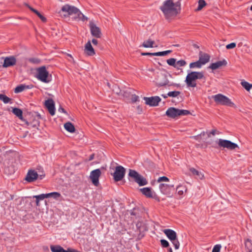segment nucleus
<instances>
[{
	"instance_id": "nucleus-58",
	"label": "nucleus",
	"mask_w": 252,
	"mask_h": 252,
	"mask_svg": "<svg viewBox=\"0 0 252 252\" xmlns=\"http://www.w3.org/2000/svg\"><path fill=\"white\" fill-rule=\"evenodd\" d=\"M39 199H36V204L37 206L39 205Z\"/></svg>"
},
{
	"instance_id": "nucleus-50",
	"label": "nucleus",
	"mask_w": 252,
	"mask_h": 252,
	"mask_svg": "<svg viewBox=\"0 0 252 252\" xmlns=\"http://www.w3.org/2000/svg\"><path fill=\"white\" fill-rule=\"evenodd\" d=\"M153 54L154 53H141V55L142 56H153Z\"/></svg>"
},
{
	"instance_id": "nucleus-22",
	"label": "nucleus",
	"mask_w": 252,
	"mask_h": 252,
	"mask_svg": "<svg viewBox=\"0 0 252 252\" xmlns=\"http://www.w3.org/2000/svg\"><path fill=\"white\" fill-rule=\"evenodd\" d=\"M24 122L28 126H29V128H37L39 126V122L38 120L36 119L35 117L33 118L32 121L30 122H29L25 119V121Z\"/></svg>"
},
{
	"instance_id": "nucleus-59",
	"label": "nucleus",
	"mask_w": 252,
	"mask_h": 252,
	"mask_svg": "<svg viewBox=\"0 0 252 252\" xmlns=\"http://www.w3.org/2000/svg\"><path fill=\"white\" fill-rule=\"evenodd\" d=\"M161 96L164 97V98H166L167 97V94H162Z\"/></svg>"
},
{
	"instance_id": "nucleus-42",
	"label": "nucleus",
	"mask_w": 252,
	"mask_h": 252,
	"mask_svg": "<svg viewBox=\"0 0 252 252\" xmlns=\"http://www.w3.org/2000/svg\"><path fill=\"white\" fill-rule=\"evenodd\" d=\"M169 181V179L165 176L160 177L158 178V179L157 180L158 182V183L161 182H168Z\"/></svg>"
},
{
	"instance_id": "nucleus-12",
	"label": "nucleus",
	"mask_w": 252,
	"mask_h": 252,
	"mask_svg": "<svg viewBox=\"0 0 252 252\" xmlns=\"http://www.w3.org/2000/svg\"><path fill=\"white\" fill-rule=\"evenodd\" d=\"M101 172L100 169H96L91 171L90 178L93 184L96 187L99 185V178L101 175Z\"/></svg>"
},
{
	"instance_id": "nucleus-31",
	"label": "nucleus",
	"mask_w": 252,
	"mask_h": 252,
	"mask_svg": "<svg viewBox=\"0 0 252 252\" xmlns=\"http://www.w3.org/2000/svg\"><path fill=\"white\" fill-rule=\"evenodd\" d=\"M241 85L244 87L247 91H249L252 88V84H250L249 82L242 80L241 82Z\"/></svg>"
},
{
	"instance_id": "nucleus-46",
	"label": "nucleus",
	"mask_w": 252,
	"mask_h": 252,
	"mask_svg": "<svg viewBox=\"0 0 252 252\" xmlns=\"http://www.w3.org/2000/svg\"><path fill=\"white\" fill-rule=\"evenodd\" d=\"M153 56H165V55H164V51H162V52H158L154 53V54H153Z\"/></svg>"
},
{
	"instance_id": "nucleus-44",
	"label": "nucleus",
	"mask_w": 252,
	"mask_h": 252,
	"mask_svg": "<svg viewBox=\"0 0 252 252\" xmlns=\"http://www.w3.org/2000/svg\"><path fill=\"white\" fill-rule=\"evenodd\" d=\"M38 17L41 19V20L44 22L46 21V18L42 15L38 11L36 14Z\"/></svg>"
},
{
	"instance_id": "nucleus-47",
	"label": "nucleus",
	"mask_w": 252,
	"mask_h": 252,
	"mask_svg": "<svg viewBox=\"0 0 252 252\" xmlns=\"http://www.w3.org/2000/svg\"><path fill=\"white\" fill-rule=\"evenodd\" d=\"M27 6L29 7V8L33 12H34V13L36 14V13H37L38 11L34 8H33L32 7H31L30 5H29L28 4H27Z\"/></svg>"
},
{
	"instance_id": "nucleus-38",
	"label": "nucleus",
	"mask_w": 252,
	"mask_h": 252,
	"mask_svg": "<svg viewBox=\"0 0 252 252\" xmlns=\"http://www.w3.org/2000/svg\"><path fill=\"white\" fill-rule=\"evenodd\" d=\"M29 61L32 63L38 64L40 63V60L38 58H32L29 59Z\"/></svg>"
},
{
	"instance_id": "nucleus-64",
	"label": "nucleus",
	"mask_w": 252,
	"mask_h": 252,
	"mask_svg": "<svg viewBox=\"0 0 252 252\" xmlns=\"http://www.w3.org/2000/svg\"><path fill=\"white\" fill-rule=\"evenodd\" d=\"M250 9L251 11H252V5L251 6Z\"/></svg>"
},
{
	"instance_id": "nucleus-24",
	"label": "nucleus",
	"mask_w": 252,
	"mask_h": 252,
	"mask_svg": "<svg viewBox=\"0 0 252 252\" xmlns=\"http://www.w3.org/2000/svg\"><path fill=\"white\" fill-rule=\"evenodd\" d=\"M140 191L147 197H153V193L150 188H144L140 189Z\"/></svg>"
},
{
	"instance_id": "nucleus-19",
	"label": "nucleus",
	"mask_w": 252,
	"mask_h": 252,
	"mask_svg": "<svg viewBox=\"0 0 252 252\" xmlns=\"http://www.w3.org/2000/svg\"><path fill=\"white\" fill-rule=\"evenodd\" d=\"M166 115L169 118L174 119L179 116L178 109L170 107L167 110Z\"/></svg>"
},
{
	"instance_id": "nucleus-56",
	"label": "nucleus",
	"mask_w": 252,
	"mask_h": 252,
	"mask_svg": "<svg viewBox=\"0 0 252 252\" xmlns=\"http://www.w3.org/2000/svg\"><path fill=\"white\" fill-rule=\"evenodd\" d=\"M123 95L124 96H126V97H128V94L127 92V91H126V92H124V94H123Z\"/></svg>"
},
{
	"instance_id": "nucleus-48",
	"label": "nucleus",
	"mask_w": 252,
	"mask_h": 252,
	"mask_svg": "<svg viewBox=\"0 0 252 252\" xmlns=\"http://www.w3.org/2000/svg\"><path fill=\"white\" fill-rule=\"evenodd\" d=\"M27 6L29 7V8L33 12H34V13L36 14V13H37L38 11L34 8H33L32 7H31L30 5H29L28 4H27Z\"/></svg>"
},
{
	"instance_id": "nucleus-53",
	"label": "nucleus",
	"mask_w": 252,
	"mask_h": 252,
	"mask_svg": "<svg viewBox=\"0 0 252 252\" xmlns=\"http://www.w3.org/2000/svg\"><path fill=\"white\" fill-rule=\"evenodd\" d=\"M172 51L171 50H167V51H164V55L165 56L167 55L169 53H171Z\"/></svg>"
},
{
	"instance_id": "nucleus-34",
	"label": "nucleus",
	"mask_w": 252,
	"mask_h": 252,
	"mask_svg": "<svg viewBox=\"0 0 252 252\" xmlns=\"http://www.w3.org/2000/svg\"><path fill=\"white\" fill-rule=\"evenodd\" d=\"M47 198L52 197L55 199H57L61 196V194L58 192H53L47 193Z\"/></svg>"
},
{
	"instance_id": "nucleus-4",
	"label": "nucleus",
	"mask_w": 252,
	"mask_h": 252,
	"mask_svg": "<svg viewBox=\"0 0 252 252\" xmlns=\"http://www.w3.org/2000/svg\"><path fill=\"white\" fill-rule=\"evenodd\" d=\"M213 98L215 102L218 104L236 107L235 104L228 97L222 94H219L213 95Z\"/></svg>"
},
{
	"instance_id": "nucleus-20",
	"label": "nucleus",
	"mask_w": 252,
	"mask_h": 252,
	"mask_svg": "<svg viewBox=\"0 0 252 252\" xmlns=\"http://www.w3.org/2000/svg\"><path fill=\"white\" fill-rule=\"evenodd\" d=\"M84 51L87 55L90 56H93L95 54L94 50L92 46L90 40L85 44Z\"/></svg>"
},
{
	"instance_id": "nucleus-28",
	"label": "nucleus",
	"mask_w": 252,
	"mask_h": 252,
	"mask_svg": "<svg viewBox=\"0 0 252 252\" xmlns=\"http://www.w3.org/2000/svg\"><path fill=\"white\" fill-rule=\"evenodd\" d=\"M30 88H31V87H30L28 85L21 84L19 86H17L15 88V89L14 90V92L15 93H19L23 92L24 90H25L26 89H30Z\"/></svg>"
},
{
	"instance_id": "nucleus-45",
	"label": "nucleus",
	"mask_w": 252,
	"mask_h": 252,
	"mask_svg": "<svg viewBox=\"0 0 252 252\" xmlns=\"http://www.w3.org/2000/svg\"><path fill=\"white\" fill-rule=\"evenodd\" d=\"M139 97L136 94H133L131 96V101L132 102H135L138 100Z\"/></svg>"
},
{
	"instance_id": "nucleus-37",
	"label": "nucleus",
	"mask_w": 252,
	"mask_h": 252,
	"mask_svg": "<svg viewBox=\"0 0 252 252\" xmlns=\"http://www.w3.org/2000/svg\"><path fill=\"white\" fill-rule=\"evenodd\" d=\"M179 116H185L190 114V112L187 110H180L178 109Z\"/></svg>"
},
{
	"instance_id": "nucleus-60",
	"label": "nucleus",
	"mask_w": 252,
	"mask_h": 252,
	"mask_svg": "<svg viewBox=\"0 0 252 252\" xmlns=\"http://www.w3.org/2000/svg\"><path fill=\"white\" fill-rule=\"evenodd\" d=\"M121 90H119L118 89V90L117 91H116V93L117 94H119L121 93Z\"/></svg>"
},
{
	"instance_id": "nucleus-2",
	"label": "nucleus",
	"mask_w": 252,
	"mask_h": 252,
	"mask_svg": "<svg viewBox=\"0 0 252 252\" xmlns=\"http://www.w3.org/2000/svg\"><path fill=\"white\" fill-rule=\"evenodd\" d=\"M204 77L203 72L191 71L186 76L185 82L188 87L194 88L196 86L195 80L201 79Z\"/></svg>"
},
{
	"instance_id": "nucleus-52",
	"label": "nucleus",
	"mask_w": 252,
	"mask_h": 252,
	"mask_svg": "<svg viewBox=\"0 0 252 252\" xmlns=\"http://www.w3.org/2000/svg\"><path fill=\"white\" fill-rule=\"evenodd\" d=\"M59 111L63 112V113H65V114L66 113V112L65 111V110L63 108H62V107H60L59 109Z\"/></svg>"
},
{
	"instance_id": "nucleus-1",
	"label": "nucleus",
	"mask_w": 252,
	"mask_h": 252,
	"mask_svg": "<svg viewBox=\"0 0 252 252\" xmlns=\"http://www.w3.org/2000/svg\"><path fill=\"white\" fill-rule=\"evenodd\" d=\"M166 19L176 16L180 11L181 3L179 0H166L160 7Z\"/></svg>"
},
{
	"instance_id": "nucleus-9",
	"label": "nucleus",
	"mask_w": 252,
	"mask_h": 252,
	"mask_svg": "<svg viewBox=\"0 0 252 252\" xmlns=\"http://www.w3.org/2000/svg\"><path fill=\"white\" fill-rule=\"evenodd\" d=\"M218 145L220 147L226 148L229 150H234L236 149H239L238 145L228 140L220 139L218 141Z\"/></svg>"
},
{
	"instance_id": "nucleus-16",
	"label": "nucleus",
	"mask_w": 252,
	"mask_h": 252,
	"mask_svg": "<svg viewBox=\"0 0 252 252\" xmlns=\"http://www.w3.org/2000/svg\"><path fill=\"white\" fill-rule=\"evenodd\" d=\"M45 106L50 114L53 116L55 113V103L52 99H48L45 101Z\"/></svg>"
},
{
	"instance_id": "nucleus-17",
	"label": "nucleus",
	"mask_w": 252,
	"mask_h": 252,
	"mask_svg": "<svg viewBox=\"0 0 252 252\" xmlns=\"http://www.w3.org/2000/svg\"><path fill=\"white\" fill-rule=\"evenodd\" d=\"M38 177V175L36 171L33 170H30L28 171L25 180L29 183L33 182Z\"/></svg>"
},
{
	"instance_id": "nucleus-43",
	"label": "nucleus",
	"mask_w": 252,
	"mask_h": 252,
	"mask_svg": "<svg viewBox=\"0 0 252 252\" xmlns=\"http://www.w3.org/2000/svg\"><path fill=\"white\" fill-rule=\"evenodd\" d=\"M236 44L235 43L232 42L230 44H227L226 46V48L227 49H233V48H235L236 47Z\"/></svg>"
},
{
	"instance_id": "nucleus-25",
	"label": "nucleus",
	"mask_w": 252,
	"mask_h": 252,
	"mask_svg": "<svg viewBox=\"0 0 252 252\" xmlns=\"http://www.w3.org/2000/svg\"><path fill=\"white\" fill-rule=\"evenodd\" d=\"M12 112L23 122L25 121V119L23 117V111L21 109L18 108H14L12 109Z\"/></svg>"
},
{
	"instance_id": "nucleus-33",
	"label": "nucleus",
	"mask_w": 252,
	"mask_h": 252,
	"mask_svg": "<svg viewBox=\"0 0 252 252\" xmlns=\"http://www.w3.org/2000/svg\"><path fill=\"white\" fill-rule=\"evenodd\" d=\"M0 100L6 104L10 102L11 99L3 94H0Z\"/></svg>"
},
{
	"instance_id": "nucleus-39",
	"label": "nucleus",
	"mask_w": 252,
	"mask_h": 252,
	"mask_svg": "<svg viewBox=\"0 0 252 252\" xmlns=\"http://www.w3.org/2000/svg\"><path fill=\"white\" fill-rule=\"evenodd\" d=\"M34 198L36 199H39V200H43L45 198H47V193L46 194H41L38 195H35L33 196Z\"/></svg>"
},
{
	"instance_id": "nucleus-6",
	"label": "nucleus",
	"mask_w": 252,
	"mask_h": 252,
	"mask_svg": "<svg viewBox=\"0 0 252 252\" xmlns=\"http://www.w3.org/2000/svg\"><path fill=\"white\" fill-rule=\"evenodd\" d=\"M36 78L44 83H49L51 79L49 77V72L45 66H41L37 69Z\"/></svg>"
},
{
	"instance_id": "nucleus-40",
	"label": "nucleus",
	"mask_w": 252,
	"mask_h": 252,
	"mask_svg": "<svg viewBox=\"0 0 252 252\" xmlns=\"http://www.w3.org/2000/svg\"><path fill=\"white\" fill-rule=\"evenodd\" d=\"M160 243L161 245L163 248H167L169 246L168 242L164 239H161L160 240Z\"/></svg>"
},
{
	"instance_id": "nucleus-5",
	"label": "nucleus",
	"mask_w": 252,
	"mask_h": 252,
	"mask_svg": "<svg viewBox=\"0 0 252 252\" xmlns=\"http://www.w3.org/2000/svg\"><path fill=\"white\" fill-rule=\"evenodd\" d=\"M128 176L140 186H145L148 184L147 180L134 170L129 169Z\"/></svg>"
},
{
	"instance_id": "nucleus-54",
	"label": "nucleus",
	"mask_w": 252,
	"mask_h": 252,
	"mask_svg": "<svg viewBox=\"0 0 252 252\" xmlns=\"http://www.w3.org/2000/svg\"><path fill=\"white\" fill-rule=\"evenodd\" d=\"M199 136V135H196V136H191L190 138H193L195 140H198V138Z\"/></svg>"
},
{
	"instance_id": "nucleus-23",
	"label": "nucleus",
	"mask_w": 252,
	"mask_h": 252,
	"mask_svg": "<svg viewBox=\"0 0 252 252\" xmlns=\"http://www.w3.org/2000/svg\"><path fill=\"white\" fill-rule=\"evenodd\" d=\"M210 58V56L207 54H200L198 61L202 65H204L209 61Z\"/></svg>"
},
{
	"instance_id": "nucleus-15",
	"label": "nucleus",
	"mask_w": 252,
	"mask_h": 252,
	"mask_svg": "<svg viewBox=\"0 0 252 252\" xmlns=\"http://www.w3.org/2000/svg\"><path fill=\"white\" fill-rule=\"evenodd\" d=\"M144 99L146 101V104L152 106H157L161 100L160 98L158 96L150 97H144Z\"/></svg>"
},
{
	"instance_id": "nucleus-30",
	"label": "nucleus",
	"mask_w": 252,
	"mask_h": 252,
	"mask_svg": "<svg viewBox=\"0 0 252 252\" xmlns=\"http://www.w3.org/2000/svg\"><path fill=\"white\" fill-rule=\"evenodd\" d=\"M190 171L192 174L197 176L200 179H202L204 177V175L201 172L198 171L194 168H191Z\"/></svg>"
},
{
	"instance_id": "nucleus-61",
	"label": "nucleus",
	"mask_w": 252,
	"mask_h": 252,
	"mask_svg": "<svg viewBox=\"0 0 252 252\" xmlns=\"http://www.w3.org/2000/svg\"><path fill=\"white\" fill-rule=\"evenodd\" d=\"M44 176H45L44 175H40L39 179H41V180L44 177Z\"/></svg>"
},
{
	"instance_id": "nucleus-29",
	"label": "nucleus",
	"mask_w": 252,
	"mask_h": 252,
	"mask_svg": "<svg viewBox=\"0 0 252 252\" xmlns=\"http://www.w3.org/2000/svg\"><path fill=\"white\" fill-rule=\"evenodd\" d=\"M64 128L69 132H74L75 130L73 125L70 122H67L64 125Z\"/></svg>"
},
{
	"instance_id": "nucleus-18",
	"label": "nucleus",
	"mask_w": 252,
	"mask_h": 252,
	"mask_svg": "<svg viewBox=\"0 0 252 252\" xmlns=\"http://www.w3.org/2000/svg\"><path fill=\"white\" fill-rule=\"evenodd\" d=\"M16 63V59L14 56L6 57L3 62L2 66L3 67H8L14 65Z\"/></svg>"
},
{
	"instance_id": "nucleus-7",
	"label": "nucleus",
	"mask_w": 252,
	"mask_h": 252,
	"mask_svg": "<svg viewBox=\"0 0 252 252\" xmlns=\"http://www.w3.org/2000/svg\"><path fill=\"white\" fill-rule=\"evenodd\" d=\"M164 233L166 235L167 238L171 241L175 249L177 250L180 246V243L177 239L176 232L170 229H166L163 230Z\"/></svg>"
},
{
	"instance_id": "nucleus-14",
	"label": "nucleus",
	"mask_w": 252,
	"mask_h": 252,
	"mask_svg": "<svg viewBox=\"0 0 252 252\" xmlns=\"http://www.w3.org/2000/svg\"><path fill=\"white\" fill-rule=\"evenodd\" d=\"M90 32L92 36L95 38H100L101 37V32L99 27L93 23L91 22L89 24Z\"/></svg>"
},
{
	"instance_id": "nucleus-21",
	"label": "nucleus",
	"mask_w": 252,
	"mask_h": 252,
	"mask_svg": "<svg viewBox=\"0 0 252 252\" xmlns=\"http://www.w3.org/2000/svg\"><path fill=\"white\" fill-rule=\"evenodd\" d=\"M227 62L224 59L222 61H220L211 63L209 66V68H211L213 70H215L222 66H225Z\"/></svg>"
},
{
	"instance_id": "nucleus-49",
	"label": "nucleus",
	"mask_w": 252,
	"mask_h": 252,
	"mask_svg": "<svg viewBox=\"0 0 252 252\" xmlns=\"http://www.w3.org/2000/svg\"><path fill=\"white\" fill-rule=\"evenodd\" d=\"M216 129H213L212 131L208 134V137L210 136V134H212L213 135H215L216 134Z\"/></svg>"
},
{
	"instance_id": "nucleus-32",
	"label": "nucleus",
	"mask_w": 252,
	"mask_h": 252,
	"mask_svg": "<svg viewBox=\"0 0 252 252\" xmlns=\"http://www.w3.org/2000/svg\"><path fill=\"white\" fill-rule=\"evenodd\" d=\"M199 61H197L195 62H192L191 63L189 64V67L190 68H200L202 66V64L200 63Z\"/></svg>"
},
{
	"instance_id": "nucleus-63",
	"label": "nucleus",
	"mask_w": 252,
	"mask_h": 252,
	"mask_svg": "<svg viewBox=\"0 0 252 252\" xmlns=\"http://www.w3.org/2000/svg\"><path fill=\"white\" fill-rule=\"evenodd\" d=\"M248 252H252V250H249Z\"/></svg>"
},
{
	"instance_id": "nucleus-3",
	"label": "nucleus",
	"mask_w": 252,
	"mask_h": 252,
	"mask_svg": "<svg viewBox=\"0 0 252 252\" xmlns=\"http://www.w3.org/2000/svg\"><path fill=\"white\" fill-rule=\"evenodd\" d=\"M63 14V17L64 18L69 17L71 15L76 16L77 13H80L79 12V9L76 7L66 4L62 6L61 9L59 12V13L62 15Z\"/></svg>"
},
{
	"instance_id": "nucleus-10",
	"label": "nucleus",
	"mask_w": 252,
	"mask_h": 252,
	"mask_svg": "<svg viewBox=\"0 0 252 252\" xmlns=\"http://www.w3.org/2000/svg\"><path fill=\"white\" fill-rule=\"evenodd\" d=\"M126 173V169L122 166L119 165L116 167L115 171L113 173V176L115 182L121 181L124 177Z\"/></svg>"
},
{
	"instance_id": "nucleus-11",
	"label": "nucleus",
	"mask_w": 252,
	"mask_h": 252,
	"mask_svg": "<svg viewBox=\"0 0 252 252\" xmlns=\"http://www.w3.org/2000/svg\"><path fill=\"white\" fill-rule=\"evenodd\" d=\"M166 62L168 65L173 66L177 70L180 69L181 67L184 66L187 64L185 60H181L176 62V59L175 58H170L166 61Z\"/></svg>"
},
{
	"instance_id": "nucleus-55",
	"label": "nucleus",
	"mask_w": 252,
	"mask_h": 252,
	"mask_svg": "<svg viewBox=\"0 0 252 252\" xmlns=\"http://www.w3.org/2000/svg\"><path fill=\"white\" fill-rule=\"evenodd\" d=\"M94 158V154H92V155H91L90 156L89 160H93Z\"/></svg>"
},
{
	"instance_id": "nucleus-27",
	"label": "nucleus",
	"mask_w": 252,
	"mask_h": 252,
	"mask_svg": "<svg viewBox=\"0 0 252 252\" xmlns=\"http://www.w3.org/2000/svg\"><path fill=\"white\" fill-rule=\"evenodd\" d=\"M154 44L155 41L149 38L143 43L142 46L145 48H153L154 47H157V46H154Z\"/></svg>"
},
{
	"instance_id": "nucleus-57",
	"label": "nucleus",
	"mask_w": 252,
	"mask_h": 252,
	"mask_svg": "<svg viewBox=\"0 0 252 252\" xmlns=\"http://www.w3.org/2000/svg\"><path fill=\"white\" fill-rule=\"evenodd\" d=\"M178 193L179 195H182L183 194V191L179 190Z\"/></svg>"
},
{
	"instance_id": "nucleus-41",
	"label": "nucleus",
	"mask_w": 252,
	"mask_h": 252,
	"mask_svg": "<svg viewBox=\"0 0 252 252\" xmlns=\"http://www.w3.org/2000/svg\"><path fill=\"white\" fill-rule=\"evenodd\" d=\"M221 246L220 245H216L212 250V252H220Z\"/></svg>"
},
{
	"instance_id": "nucleus-8",
	"label": "nucleus",
	"mask_w": 252,
	"mask_h": 252,
	"mask_svg": "<svg viewBox=\"0 0 252 252\" xmlns=\"http://www.w3.org/2000/svg\"><path fill=\"white\" fill-rule=\"evenodd\" d=\"M167 77V75L164 73H160L158 74L156 82L157 86L162 87L167 85L168 86H174L178 87L179 86V84L170 83Z\"/></svg>"
},
{
	"instance_id": "nucleus-26",
	"label": "nucleus",
	"mask_w": 252,
	"mask_h": 252,
	"mask_svg": "<svg viewBox=\"0 0 252 252\" xmlns=\"http://www.w3.org/2000/svg\"><path fill=\"white\" fill-rule=\"evenodd\" d=\"M79 12L80 13H77L76 16H74L72 18L75 21H80L81 20L83 22L88 20V18L86 17L79 9Z\"/></svg>"
},
{
	"instance_id": "nucleus-51",
	"label": "nucleus",
	"mask_w": 252,
	"mask_h": 252,
	"mask_svg": "<svg viewBox=\"0 0 252 252\" xmlns=\"http://www.w3.org/2000/svg\"><path fill=\"white\" fill-rule=\"evenodd\" d=\"M92 42L94 45H97L98 43L97 40L95 39H93Z\"/></svg>"
},
{
	"instance_id": "nucleus-36",
	"label": "nucleus",
	"mask_w": 252,
	"mask_h": 252,
	"mask_svg": "<svg viewBox=\"0 0 252 252\" xmlns=\"http://www.w3.org/2000/svg\"><path fill=\"white\" fill-rule=\"evenodd\" d=\"M180 94L181 92L179 91H172L168 92L167 95L170 97H175L179 95Z\"/></svg>"
},
{
	"instance_id": "nucleus-35",
	"label": "nucleus",
	"mask_w": 252,
	"mask_h": 252,
	"mask_svg": "<svg viewBox=\"0 0 252 252\" xmlns=\"http://www.w3.org/2000/svg\"><path fill=\"white\" fill-rule=\"evenodd\" d=\"M206 3L204 0H199L198 1V6L197 8V10L199 11L201 10L203 7L206 5Z\"/></svg>"
},
{
	"instance_id": "nucleus-62",
	"label": "nucleus",
	"mask_w": 252,
	"mask_h": 252,
	"mask_svg": "<svg viewBox=\"0 0 252 252\" xmlns=\"http://www.w3.org/2000/svg\"><path fill=\"white\" fill-rule=\"evenodd\" d=\"M168 252H172V250L171 248H169V249H168Z\"/></svg>"
},
{
	"instance_id": "nucleus-13",
	"label": "nucleus",
	"mask_w": 252,
	"mask_h": 252,
	"mask_svg": "<svg viewBox=\"0 0 252 252\" xmlns=\"http://www.w3.org/2000/svg\"><path fill=\"white\" fill-rule=\"evenodd\" d=\"M159 188L161 193L168 197L171 196V191L174 189L173 185H167L166 184H160Z\"/></svg>"
}]
</instances>
